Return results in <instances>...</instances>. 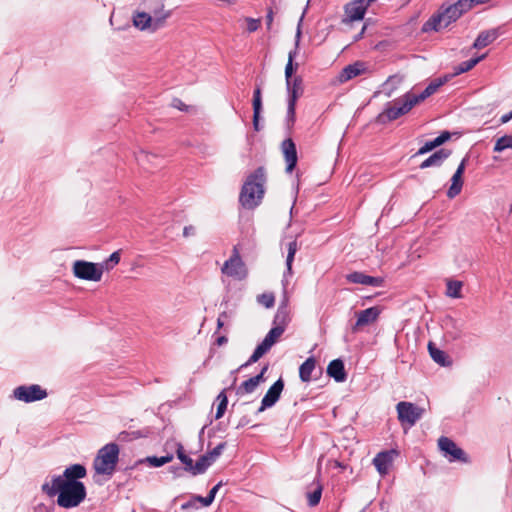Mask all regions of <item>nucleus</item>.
<instances>
[{
  "label": "nucleus",
  "mask_w": 512,
  "mask_h": 512,
  "mask_svg": "<svg viewBox=\"0 0 512 512\" xmlns=\"http://www.w3.org/2000/svg\"><path fill=\"white\" fill-rule=\"evenodd\" d=\"M435 145H434V142L433 140L431 141H428L426 142L419 150L418 152L416 153V155H423V154H426L430 151H432L433 149H435Z\"/></svg>",
  "instance_id": "603ef678"
},
{
  "label": "nucleus",
  "mask_w": 512,
  "mask_h": 512,
  "mask_svg": "<svg viewBox=\"0 0 512 512\" xmlns=\"http://www.w3.org/2000/svg\"><path fill=\"white\" fill-rule=\"evenodd\" d=\"M41 489L48 497L57 495V504L66 509L80 505L87 494L81 481H62V476H53L51 482H45Z\"/></svg>",
  "instance_id": "f257e3e1"
},
{
  "label": "nucleus",
  "mask_w": 512,
  "mask_h": 512,
  "mask_svg": "<svg viewBox=\"0 0 512 512\" xmlns=\"http://www.w3.org/2000/svg\"><path fill=\"white\" fill-rule=\"evenodd\" d=\"M219 317H221V321H225L228 318L227 312H222Z\"/></svg>",
  "instance_id": "774afa93"
},
{
  "label": "nucleus",
  "mask_w": 512,
  "mask_h": 512,
  "mask_svg": "<svg viewBox=\"0 0 512 512\" xmlns=\"http://www.w3.org/2000/svg\"><path fill=\"white\" fill-rule=\"evenodd\" d=\"M449 322L452 325V329L451 330L450 329L446 330V336L449 337L452 340L460 339L462 337V335H463L462 324L458 323L457 321H455L453 319H449Z\"/></svg>",
  "instance_id": "a19ab883"
},
{
  "label": "nucleus",
  "mask_w": 512,
  "mask_h": 512,
  "mask_svg": "<svg viewBox=\"0 0 512 512\" xmlns=\"http://www.w3.org/2000/svg\"><path fill=\"white\" fill-rule=\"evenodd\" d=\"M491 0H470V3H472L473 7L481 4H486L490 2Z\"/></svg>",
  "instance_id": "0e129e2a"
},
{
  "label": "nucleus",
  "mask_w": 512,
  "mask_h": 512,
  "mask_svg": "<svg viewBox=\"0 0 512 512\" xmlns=\"http://www.w3.org/2000/svg\"><path fill=\"white\" fill-rule=\"evenodd\" d=\"M381 314V309L378 306H373L367 308L365 310L359 311L356 313L357 320L352 327L354 332L358 331L360 328L370 325L377 321L378 317Z\"/></svg>",
  "instance_id": "2eb2a0df"
},
{
  "label": "nucleus",
  "mask_w": 512,
  "mask_h": 512,
  "mask_svg": "<svg viewBox=\"0 0 512 512\" xmlns=\"http://www.w3.org/2000/svg\"><path fill=\"white\" fill-rule=\"evenodd\" d=\"M133 24L141 31L155 32L158 30L154 29V22L151 18V14L145 11L136 12L133 15Z\"/></svg>",
  "instance_id": "393cba45"
},
{
  "label": "nucleus",
  "mask_w": 512,
  "mask_h": 512,
  "mask_svg": "<svg viewBox=\"0 0 512 512\" xmlns=\"http://www.w3.org/2000/svg\"><path fill=\"white\" fill-rule=\"evenodd\" d=\"M216 401L218 402V405H217V411H216L215 418L220 419L224 415V413L227 409L228 399L226 396V389H223L218 394Z\"/></svg>",
  "instance_id": "e433bc0d"
},
{
  "label": "nucleus",
  "mask_w": 512,
  "mask_h": 512,
  "mask_svg": "<svg viewBox=\"0 0 512 512\" xmlns=\"http://www.w3.org/2000/svg\"><path fill=\"white\" fill-rule=\"evenodd\" d=\"M266 182V171L264 167H258L245 180L239 195V203L245 209L252 210L260 205Z\"/></svg>",
  "instance_id": "f03ea898"
},
{
  "label": "nucleus",
  "mask_w": 512,
  "mask_h": 512,
  "mask_svg": "<svg viewBox=\"0 0 512 512\" xmlns=\"http://www.w3.org/2000/svg\"><path fill=\"white\" fill-rule=\"evenodd\" d=\"M221 271L223 274L237 280H243L247 277L248 271L240 257L237 247L233 248L232 255L225 261Z\"/></svg>",
  "instance_id": "0eeeda50"
},
{
  "label": "nucleus",
  "mask_w": 512,
  "mask_h": 512,
  "mask_svg": "<svg viewBox=\"0 0 512 512\" xmlns=\"http://www.w3.org/2000/svg\"><path fill=\"white\" fill-rule=\"evenodd\" d=\"M302 78L300 76L294 77L289 82H286V89L288 94V107H287V121L293 124L295 121V108L298 98L303 94Z\"/></svg>",
  "instance_id": "1a4fd4ad"
},
{
  "label": "nucleus",
  "mask_w": 512,
  "mask_h": 512,
  "mask_svg": "<svg viewBox=\"0 0 512 512\" xmlns=\"http://www.w3.org/2000/svg\"><path fill=\"white\" fill-rule=\"evenodd\" d=\"M227 341H228V339L226 336H220L217 338L216 343H217V345L221 346V345L225 344Z\"/></svg>",
  "instance_id": "69168bd1"
},
{
  "label": "nucleus",
  "mask_w": 512,
  "mask_h": 512,
  "mask_svg": "<svg viewBox=\"0 0 512 512\" xmlns=\"http://www.w3.org/2000/svg\"><path fill=\"white\" fill-rule=\"evenodd\" d=\"M222 483L219 482L218 484H216L208 493V500L209 501H214L215 499V496H216V493L218 492L219 488L221 487Z\"/></svg>",
  "instance_id": "6e6d98bb"
},
{
  "label": "nucleus",
  "mask_w": 512,
  "mask_h": 512,
  "mask_svg": "<svg viewBox=\"0 0 512 512\" xmlns=\"http://www.w3.org/2000/svg\"><path fill=\"white\" fill-rule=\"evenodd\" d=\"M120 261V252L119 251H115L113 252L105 261H103L102 263H98L99 264V267L102 268V272L104 270H111L113 269Z\"/></svg>",
  "instance_id": "79ce46f5"
},
{
  "label": "nucleus",
  "mask_w": 512,
  "mask_h": 512,
  "mask_svg": "<svg viewBox=\"0 0 512 512\" xmlns=\"http://www.w3.org/2000/svg\"><path fill=\"white\" fill-rule=\"evenodd\" d=\"M297 250H298L297 241L296 240L290 241L287 245L286 272L284 273V280H283L284 290H286V285H287L286 278L288 276H292V274H293L292 264H293L294 257H295Z\"/></svg>",
  "instance_id": "cd10ccee"
},
{
  "label": "nucleus",
  "mask_w": 512,
  "mask_h": 512,
  "mask_svg": "<svg viewBox=\"0 0 512 512\" xmlns=\"http://www.w3.org/2000/svg\"><path fill=\"white\" fill-rule=\"evenodd\" d=\"M284 389V381L282 378H279L266 392L264 395L261 406L258 409V412H263L265 409L274 406L279 400L281 393Z\"/></svg>",
  "instance_id": "4468645a"
},
{
  "label": "nucleus",
  "mask_w": 512,
  "mask_h": 512,
  "mask_svg": "<svg viewBox=\"0 0 512 512\" xmlns=\"http://www.w3.org/2000/svg\"><path fill=\"white\" fill-rule=\"evenodd\" d=\"M454 8H456L457 12L460 16H462L464 13L468 12L473 8L472 3H470V0H458L454 4H452Z\"/></svg>",
  "instance_id": "c03bdc74"
},
{
  "label": "nucleus",
  "mask_w": 512,
  "mask_h": 512,
  "mask_svg": "<svg viewBox=\"0 0 512 512\" xmlns=\"http://www.w3.org/2000/svg\"><path fill=\"white\" fill-rule=\"evenodd\" d=\"M172 459H173V455H171V454L161 456V457L149 456L143 460H140L139 463L147 462L152 467H161V466L171 462Z\"/></svg>",
  "instance_id": "c9c22d12"
},
{
  "label": "nucleus",
  "mask_w": 512,
  "mask_h": 512,
  "mask_svg": "<svg viewBox=\"0 0 512 512\" xmlns=\"http://www.w3.org/2000/svg\"><path fill=\"white\" fill-rule=\"evenodd\" d=\"M195 500H197V503H200L202 506L207 507L212 504V501L208 500V495L203 496H195Z\"/></svg>",
  "instance_id": "13d9d810"
},
{
  "label": "nucleus",
  "mask_w": 512,
  "mask_h": 512,
  "mask_svg": "<svg viewBox=\"0 0 512 512\" xmlns=\"http://www.w3.org/2000/svg\"><path fill=\"white\" fill-rule=\"evenodd\" d=\"M74 276L87 281L98 282L102 278V268L98 263L76 260L73 263Z\"/></svg>",
  "instance_id": "6e6552de"
},
{
  "label": "nucleus",
  "mask_w": 512,
  "mask_h": 512,
  "mask_svg": "<svg viewBox=\"0 0 512 512\" xmlns=\"http://www.w3.org/2000/svg\"><path fill=\"white\" fill-rule=\"evenodd\" d=\"M327 374L336 382L345 381L347 374L345 372L343 361L341 359L332 360L327 367Z\"/></svg>",
  "instance_id": "a878e982"
},
{
  "label": "nucleus",
  "mask_w": 512,
  "mask_h": 512,
  "mask_svg": "<svg viewBox=\"0 0 512 512\" xmlns=\"http://www.w3.org/2000/svg\"><path fill=\"white\" fill-rule=\"evenodd\" d=\"M428 350L431 358L436 363L444 367L450 365L451 362L448 360V356L444 351L436 348L432 343H429Z\"/></svg>",
  "instance_id": "473e14b6"
},
{
  "label": "nucleus",
  "mask_w": 512,
  "mask_h": 512,
  "mask_svg": "<svg viewBox=\"0 0 512 512\" xmlns=\"http://www.w3.org/2000/svg\"><path fill=\"white\" fill-rule=\"evenodd\" d=\"M451 137L450 133L448 131L442 132L438 137L433 139L435 147H438L445 143L447 140H449Z\"/></svg>",
  "instance_id": "8fccbe9b"
},
{
  "label": "nucleus",
  "mask_w": 512,
  "mask_h": 512,
  "mask_svg": "<svg viewBox=\"0 0 512 512\" xmlns=\"http://www.w3.org/2000/svg\"><path fill=\"white\" fill-rule=\"evenodd\" d=\"M457 9L451 5H442L437 13L433 14L422 26V32H438L447 28L451 23L457 21L461 16Z\"/></svg>",
  "instance_id": "20e7f679"
},
{
  "label": "nucleus",
  "mask_w": 512,
  "mask_h": 512,
  "mask_svg": "<svg viewBox=\"0 0 512 512\" xmlns=\"http://www.w3.org/2000/svg\"><path fill=\"white\" fill-rule=\"evenodd\" d=\"M180 461L184 464V469L193 475L194 465L192 458L188 455L183 456Z\"/></svg>",
  "instance_id": "09e8293b"
},
{
  "label": "nucleus",
  "mask_w": 512,
  "mask_h": 512,
  "mask_svg": "<svg viewBox=\"0 0 512 512\" xmlns=\"http://www.w3.org/2000/svg\"><path fill=\"white\" fill-rule=\"evenodd\" d=\"M301 18H303V16ZM301 22H302V19H300V21H299L296 36H295V48L293 50H291L288 54V61H287L286 67H285L286 82H289L290 80L293 79L292 75L295 71L293 62H294V59L297 55L298 48H299L300 37H301V28H300Z\"/></svg>",
  "instance_id": "4be33fe9"
},
{
  "label": "nucleus",
  "mask_w": 512,
  "mask_h": 512,
  "mask_svg": "<svg viewBox=\"0 0 512 512\" xmlns=\"http://www.w3.org/2000/svg\"><path fill=\"white\" fill-rule=\"evenodd\" d=\"M287 303H288V297H287L286 292H284L283 301H282V304L280 305V307H279V309L277 311V314L275 316V321H277L280 318L281 315L285 316Z\"/></svg>",
  "instance_id": "3c124183"
},
{
  "label": "nucleus",
  "mask_w": 512,
  "mask_h": 512,
  "mask_svg": "<svg viewBox=\"0 0 512 512\" xmlns=\"http://www.w3.org/2000/svg\"><path fill=\"white\" fill-rule=\"evenodd\" d=\"M246 22H247V30L251 33V32H255L258 30V28L260 27V19H254V18H246Z\"/></svg>",
  "instance_id": "de8ad7c7"
},
{
  "label": "nucleus",
  "mask_w": 512,
  "mask_h": 512,
  "mask_svg": "<svg viewBox=\"0 0 512 512\" xmlns=\"http://www.w3.org/2000/svg\"><path fill=\"white\" fill-rule=\"evenodd\" d=\"M174 106L180 110H184L185 105L180 100H174Z\"/></svg>",
  "instance_id": "338daca9"
},
{
  "label": "nucleus",
  "mask_w": 512,
  "mask_h": 512,
  "mask_svg": "<svg viewBox=\"0 0 512 512\" xmlns=\"http://www.w3.org/2000/svg\"><path fill=\"white\" fill-rule=\"evenodd\" d=\"M119 460V447L116 443H108L98 450L93 461V468L99 475L111 476Z\"/></svg>",
  "instance_id": "7ed1b4c3"
},
{
  "label": "nucleus",
  "mask_w": 512,
  "mask_h": 512,
  "mask_svg": "<svg viewBox=\"0 0 512 512\" xmlns=\"http://www.w3.org/2000/svg\"><path fill=\"white\" fill-rule=\"evenodd\" d=\"M213 463L209 460V458L204 454L202 455L194 465L193 475H200L205 473V471L212 465Z\"/></svg>",
  "instance_id": "58836bf2"
},
{
  "label": "nucleus",
  "mask_w": 512,
  "mask_h": 512,
  "mask_svg": "<svg viewBox=\"0 0 512 512\" xmlns=\"http://www.w3.org/2000/svg\"><path fill=\"white\" fill-rule=\"evenodd\" d=\"M438 446L442 452H444L445 457L448 458L449 462L460 461L467 463L468 457L466 453L459 448L454 441L449 439L448 437L442 436L438 440Z\"/></svg>",
  "instance_id": "ddd939ff"
},
{
  "label": "nucleus",
  "mask_w": 512,
  "mask_h": 512,
  "mask_svg": "<svg viewBox=\"0 0 512 512\" xmlns=\"http://www.w3.org/2000/svg\"><path fill=\"white\" fill-rule=\"evenodd\" d=\"M447 289H446V295L451 298H461V289H462V282L457 280H449L447 281Z\"/></svg>",
  "instance_id": "f704fd0d"
},
{
  "label": "nucleus",
  "mask_w": 512,
  "mask_h": 512,
  "mask_svg": "<svg viewBox=\"0 0 512 512\" xmlns=\"http://www.w3.org/2000/svg\"><path fill=\"white\" fill-rule=\"evenodd\" d=\"M369 72V68L365 62L356 61L352 64L345 66L338 75V81L345 83L357 76L366 74Z\"/></svg>",
  "instance_id": "dca6fc26"
},
{
  "label": "nucleus",
  "mask_w": 512,
  "mask_h": 512,
  "mask_svg": "<svg viewBox=\"0 0 512 512\" xmlns=\"http://www.w3.org/2000/svg\"><path fill=\"white\" fill-rule=\"evenodd\" d=\"M225 447H226V443L221 442L215 448H213L211 451L205 453V455L209 458V460L212 463H214L218 459V457L222 454Z\"/></svg>",
  "instance_id": "a18cd8bd"
},
{
  "label": "nucleus",
  "mask_w": 512,
  "mask_h": 512,
  "mask_svg": "<svg viewBox=\"0 0 512 512\" xmlns=\"http://www.w3.org/2000/svg\"><path fill=\"white\" fill-rule=\"evenodd\" d=\"M259 385L255 382V380L251 377L248 380L242 382V384L237 388V395H246L253 393Z\"/></svg>",
  "instance_id": "4c0bfd02"
},
{
  "label": "nucleus",
  "mask_w": 512,
  "mask_h": 512,
  "mask_svg": "<svg viewBox=\"0 0 512 512\" xmlns=\"http://www.w3.org/2000/svg\"><path fill=\"white\" fill-rule=\"evenodd\" d=\"M444 84V80L435 79L428 84V86L419 94H415L417 103L424 101L429 96L433 95L442 85Z\"/></svg>",
  "instance_id": "2f4dec72"
},
{
  "label": "nucleus",
  "mask_w": 512,
  "mask_h": 512,
  "mask_svg": "<svg viewBox=\"0 0 512 512\" xmlns=\"http://www.w3.org/2000/svg\"><path fill=\"white\" fill-rule=\"evenodd\" d=\"M367 8L365 0H352L345 5V14L350 21L362 20Z\"/></svg>",
  "instance_id": "aec40b11"
},
{
  "label": "nucleus",
  "mask_w": 512,
  "mask_h": 512,
  "mask_svg": "<svg viewBox=\"0 0 512 512\" xmlns=\"http://www.w3.org/2000/svg\"><path fill=\"white\" fill-rule=\"evenodd\" d=\"M485 58V54L469 59L467 61L461 62L458 66L454 68L455 74L459 75L465 72L470 71L472 68H474L480 61H482Z\"/></svg>",
  "instance_id": "72a5a7b5"
},
{
  "label": "nucleus",
  "mask_w": 512,
  "mask_h": 512,
  "mask_svg": "<svg viewBox=\"0 0 512 512\" xmlns=\"http://www.w3.org/2000/svg\"><path fill=\"white\" fill-rule=\"evenodd\" d=\"M13 396L19 401L31 403L46 398L47 392L37 384L21 385L13 390Z\"/></svg>",
  "instance_id": "f8f14e48"
},
{
  "label": "nucleus",
  "mask_w": 512,
  "mask_h": 512,
  "mask_svg": "<svg viewBox=\"0 0 512 512\" xmlns=\"http://www.w3.org/2000/svg\"><path fill=\"white\" fill-rule=\"evenodd\" d=\"M316 366L314 357L307 358L299 368V377L303 382H309L311 380L312 372Z\"/></svg>",
  "instance_id": "7c9ffc66"
},
{
  "label": "nucleus",
  "mask_w": 512,
  "mask_h": 512,
  "mask_svg": "<svg viewBox=\"0 0 512 512\" xmlns=\"http://www.w3.org/2000/svg\"><path fill=\"white\" fill-rule=\"evenodd\" d=\"M396 454L395 450L382 451L379 452L373 459V464L376 467L377 471L381 475H385L388 473L389 468L393 462L394 455Z\"/></svg>",
  "instance_id": "412c9836"
},
{
  "label": "nucleus",
  "mask_w": 512,
  "mask_h": 512,
  "mask_svg": "<svg viewBox=\"0 0 512 512\" xmlns=\"http://www.w3.org/2000/svg\"><path fill=\"white\" fill-rule=\"evenodd\" d=\"M398 420L402 424H408L410 427L414 426L416 422L422 418L424 408L415 405L412 402L401 401L396 405Z\"/></svg>",
  "instance_id": "9d476101"
},
{
  "label": "nucleus",
  "mask_w": 512,
  "mask_h": 512,
  "mask_svg": "<svg viewBox=\"0 0 512 512\" xmlns=\"http://www.w3.org/2000/svg\"><path fill=\"white\" fill-rule=\"evenodd\" d=\"M198 508H199V505L197 503V500H195V496H193L189 501H187L181 505L182 510L198 509Z\"/></svg>",
  "instance_id": "864d4df0"
},
{
  "label": "nucleus",
  "mask_w": 512,
  "mask_h": 512,
  "mask_svg": "<svg viewBox=\"0 0 512 512\" xmlns=\"http://www.w3.org/2000/svg\"><path fill=\"white\" fill-rule=\"evenodd\" d=\"M267 370L268 366L266 365L262 368L261 372L258 375L252 377L258 385L266 380L264 375L267 372Z\"/></svg>",
  "instance_id": "5fc2aeb1"
},
{
  "label": "nucleus",
  "mask_w": 512,
  "mask_h": 512,
  "mask_svg": "<svg viewBox=\"0 0 512 512\" xmlns=\"http://www.w3.org/2000/svg\"><path fill=\"white\" fill-rule=\"evenodd\" d=\"M417 104L415 93L407 92L402 97L388 103L379 118L385 117L388 121H394L407 114Z\"/></svg>",
  "instance_id": "39448f33"
},
{
  "label": "nucleus",
  "mask_w": 512,
  "mask_h": 512,
  "mask_svg": "<svg viewBox=\"0 0 512 512\" xmlns=\"http://www.w3.org/2000/svg\"><path fill=\"white\" fill-rule=\"evenodd\" d=\"M501 34L500 28H492L479 33L474 41L473 47L481 49L493 43Z\"/></svg>",
  "instance_id": "5701e85b"
},
{
  "label": "nucleus",
  "mask_w": 512,
  "mask_h": 512,
  "mask_svg": "<svg viewBox=\"0 0 512 512\" xmlns=\"http://www.w3.org/2000/svg\"><path fill=\"white\" fill-rule=\"evenodd\" d=\"M272 22H273V10L269 9L267 12V15H266V24H267L268 29L271 27Z\"/></svg>",
  "instance_id": "052dcab7"
},
{
  "label": "nucleus",
  "mask_w": 512,
  "mask_h": 512,
  "mask_svg": "<svg viewBox=\"0 0 512 512\" xmlns=\"http://www.w3.org/2000/svg\"><path fill=\"white\" fill-rule=\"evenodd\" d=\"M346 280L350 283L361 284L365 286L380 287L384 280L381 277L369 276L363 272H352L346 275Z\"/></svg>",
  "instance_id": "6ab92c4d"
},
{
  "label": "nucleus",
  "mask_w": 512,
  "mask_h": 512,
  "mask_svg": "<svg viewBox=\"0 0 512 512\" xmlns=\"http://www.w3.org/2000/svg\"><path fill=\"white\" fill-rule=\"evenodd\" d=\"M285 328L283 326L273 327L262 340V342L257 345L254 352L250 356L247 362L242 364L237 370L233 371L232 374H235L242 368L248 367L251 364L257 362L264 354H266L271 347L276 343L278 338L284 333Z\"/></svg>",
  "instance_id": "423d86ee"
},
{
  "label": "nucleus",
  "mask_w": 512,
  "mask_h": 512,
  "mask_svg": "<svg viewBox=\"0 0 512 512\" xmlns=\"http://www.w3.org/2000/svg\"><path fill=\"white\" fill-rule=\"evenodd\" d=\"M281 151L286 162V172L291 173L297 165L298 156L294 141L291 138L285 139L281 143Z\"/></svg>",
  "instance_id": "f3484780"
},
{
  "label": "nucleus",
  "mask_w": 512,
  "mask_h": 512,
  "mask_svg": "<svg viewBox=\"0 0 512 512\" xmlns=\"http://www.w3.org/2000/svg\"><path fill=\"white\" fill-rule=\"evenodd\" d=\"M253 116H260L262 111V96H261V88L257 86L253 93Z\"/></svg>",
  "instance_id": "37998d69"
},
{
  "label": "nucleus",
  "mask_w": 512,
  "mask_h": 512,
  "mask_svg": "<svg viewBox=\"0 0 512 512\" xmlns=\"http://www.w3.org/2000/svg\"><path fill=\"white\" fill-rule=\"evenodd\" d=\"M506 149H512V135H504L498 138L494 145V152H502Z\"/></svg>",
  "instance_id": "ea45409f"
},
{
  "label": "nucleus",
  "mask_w": 512,
  "mask_h": 512,
  "mask_svg": "<svg viewBox=\"0 0 512 512\" xmlns=\"http://www.w3.org/2000/svg\"><path fill=\"white\" fill-rule=\"evenodd\" d=\"M451 155V151L448 149H439L430 155L427 159H425L421 164V169H426L429 167H439L443 164V162Z\"/></svg>",
  "instance_id": "b1692460"
},
{
  "label": "nucleus",
  "mask_w": 512,
  "mask_h": 512,
  "mask_svg": "<svg viewBox=\"0 0 512 512\" xmlns=\"http://www.w3.org/2000/svg\"><path fill=\"white\" fill-rule=\"evenodd\" d=\"M511 119H512V110L509 113L502 115L500 118V122L502 124H505V123L509 122Z\"/></svg>",
  "instance_id": "e2e57ef3"
},
{
  "label": "nucleus",
  "mask_w": 512,
  "mask_h": 512,
  "mask_svg": "<svg viewBox=\"0 0 512 512\" xmlns=\"http://www.w3.org/2000/svg\"><path fill=\"white\" fill-rule=\"evenodd\" d=\"M467 158H464L460 164L458 165L455 173L451 178V185L447 190V197L449 199L455 198L457 195L461 193L463 187L462 175L465 171Z\"/></svg>",
  "instance_id": "a211bd4d"
},
{
  "label": "nucleus",
  "mask_w": 512,
  "mask_h": 512,
  "mask_svg": "<svg viewBox=\"0 0 512 512\" xmlns=\"http://www.w3.org/2000/svg\"><path fill=\"white\" fill-rule=\"evenodd\" d=\"M310 488L311 490L307 491L306 496L309 506L314 507L318 505L321 500L323 486L319 479H315L311 483Z\"/></svg>",
  "instance_id": "c85d7f7f"
},
{
  "label": "nucleus",
  "mask_w": 512,
  "mask_h": 512,
  "mask_svg": "<svg viewBox=\"0 0 512 512\" xmlns=\"http://www.w3.org/2000/svg\"><path fill=\"white\" fill-rule=\"evenodd\" d=\"M176 454L179 460L186 455L184 447L181 443H177Z\"/></svg>",
  "instance_id": "bf43d9fd"
},
{
  "label": "nucleus",
  "mask_w": 512,
  "mask_h": 512,
  "mask_svg": "<svg viewBox=\"0 0 512 512\" xmlns=\"http://www.w3.org/2000/svg\"><path fill=\"white\" fill-rule=\"evenodd\" d=\"M87 471L84 465L82 464H73L67 467L62 476V481H79L86 477Z\"/></svg>",
  "instance_id": "bb28decb"
},
{
  "label": "nucleus",
  "mask_w": 512,
  "mask_h": 512,
  "mask_svg": "<svg viewBox=\"0 0 512 512\" xmlns=\"http://www.w3.org/2000/svg\"><path fill=\"white\" fill-rule=\"evenodd\" d=\"M196 229L192 225L185 226L183 229V236L189 237L195 235Z\"/></svg>",
  "instance_id": "4d7b16f0"
},
{
  "label": "nucleus",
  "mask_w": 512,
  "mask_h": 512,
  "mask_svg": "<svg viewBox=\"0 0 512 512\" xmlns=\"http://www.w3.org/2000/svg\"><path fill=\"white\" fill-rule=\"evenodd\" d=\"M145 7L154 22V29H161L166 25L167 20L171 17L172 11L165 10L163 0H145Z\"/></svg>",
  "instance_id": "9b49d317"
},
{
  "label": "nucleus",
  "mask_w": 512,
  "mask_h": 512,
  "mask_svg": "<svg viewBox=\"0 0 512 512\" xmlns=\"http://www.w3.org/2000/svg\"><path fill=\"white\" fill-rule=\"evenodd\" d=\"M257 301L264 307L271 308L274 306L275 297L272 293H263L257 297Z\"/></svg>",
  "instance_id": "49530a36"
},
{
  "label": "nucleus",
  "mask_w": 512,
  "mask_h": 512,
  "mask_svg": "<svg viewBox=\"0 0 512 512\" xmlns=\"http://www.w3.org/2000/svg\"><path fill=\"white\" fill-rule=\"evenodd\" d=\"M403 76L400 74L391 75L383 83V92L386 96L390 97L403 82Z\"/></svg>",
  "instance_id": "c756f323"
},
{
  "label": "nucleus",
  "mask_w": 512,
  "mask_h": 512,
  "mask_svg": "<svg viewBox=\"0 0 512 512\" xmlns=\"http://www.w3.org/2000/svg\"><path fill=\"white\" fill-rule=\"evenodd\" d=\"M253 128L257 132L261 130L260 116H253Z\"/></svg>",
  "instance_id": "680f3d73"
}]
</instances>
